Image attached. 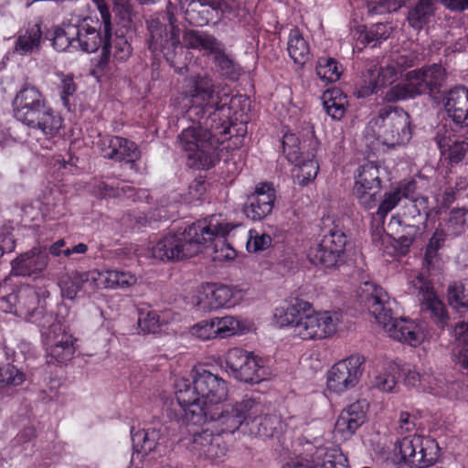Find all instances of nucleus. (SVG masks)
Segmentation results:
<instances>
[{"label":"nucleus","instance_id":"nucleus-62","mask_svg":"<svg viewBox=\"0 0 468 468\" xmlns=\"http://www.w3.org/2000/svg\"><path fill=\"white\" fill-rule=\"evenodd\" d=\"M438 251L439 250H436L428 246L426 248L423 266L427 269L429 272L438 271L441 267V260L439 256Z\"/></svg>","mask_w":468,"mask_h":468},{"label":"nucleus","instance_id":"nucleus-42","mask_svg":"<svg viewBox=\"0 0 468 468\" xmlns=\"http://www.w3.org/2000/svg\"><path fill=\"white\" fill-rule=\"evenodd\" d=\"M324 108L334 120H341L346 112V97L339 89L326 90L324 95Z\"/></svg>","mask_w":468,"mask_h":468},{"label":"nucleus","instance_id":"nucleus-17","mask_svg":"<svg viewBox=\"0 0 468 468\" xmlns=\"http://www.w3.org/2000/svg\"><path fill=\"white\" fill-rule=\"evenodd\" d=\"M434 140L441 155L451 164H458L468 151V128L454 129L441 123L436 127Z\"/></svg>","mask_w":468,"mask_h":468},{"label":"nucleus","instance_id":"nucleus-31","mask_svg":"<svg viewBox=\"0 0 468 468\" xmlns=\"http://www.w3.org/2000/svg\"><path fill=\"white\" fill-rule=\"evenodd\" d=\"M415 191L416 183L413 180L401 181L398 185L391 186L382 196L376 215L379 219L383 220L403 198H414Z\"/></svg>","mask_w":468,"mask_h":468},{"label":"nucleus","instance_id":"nucleus-27","mask_svg":"<svg viewBox=\"0 0 468 468\" xmlns=\"http://www.w3.org/2000/svg\"><path fill=\"white\" fill-rule=\"evenodd\" d=\"M48 264V255L42 248H32L11 261L12 274L32 276L41 273Z\"/></svg>","mask_w":468,"mask_h":468},{"label":"nucleus","instance_id":"nucleus-35","mask_svg":"<svg viewBox=\"0 0 468 468\" xmlns=\"http://www.w3.org/2000/svg\"><path fill=\"white\" fill-rule=\"evenodd\" d=\"M391 31V27L383 23L375 24L369 28H366L365 26H358L353 31L356 48L362 49L367 45L376 47L378 44L388 39Z\"/></svg>","mask_w":468,"mask_h":468},{"label":"nucleus","instance_id":"nucleus-59","mask_svg":"<svg viewBox=\"0 0 468 468\" xmlns=\"http://www.w3.org/2000/svg\"><path fill=\"white\" fill-rule=\"evenodd\" d=\"M282 148L289 161H298L301 154V147L294 134L287 133L283 136Z\"/></svg>","mask_w":468,"mask_h":468},{"label":"nucleus","instance_id":"nucleus-47","mask_svg":"<svg viewBox=\"0 0 468 468\" xmlns=\"http://www.w3.org/2000/svg\"><path fill=\"white\" fill-rule=\"evenodd\" d=\"M341 69L335 59L332 58H320L316 65V74L325 83L335 82L341 76Z\"/></svg>","mask_w":468,"mask_h":468},{"label":"nucleus","instance_id":"nucleus-44","mask_svg":"<svg viewBox=\"0 0 468 468\" xmlns=\"http://www.w3.org/2000/svg\"><path fill=\"white\" fill-rule=\"evenodd\" d=\"M27 322L36 324L39 328L42 336L47 339L53 335V326L61 324L56 321L52 313H48L43 306H38L27 319Z\"/></svg>","mask_w":468,"mask_h":468},{"label":"nucleus","instance_id":"nucleus-57","mask_svg":"<svg viewBox=\"0 0 468 468\" xmlns=\"http://www.w3.org/2000/svg\"><path fill=\"white\" fill-rule=\"evenodd\" d=\"M163 321L160 319V315L156 312H148L146 314H141L138 319V324L140 328L145 333H156L161 327Z\"/></svg>","mask_w":468,"mask_h":468},{"label":"nucleus","instance_id":"nucleus-5","mask_svg":"<svg viewBox=\"0 0 468 468\" xmlns=\"http://www.w3.org/2000/svg\"><path fill=\"white\" fill-rule=\"evenodd\" d=\"M12 104L16 120L48 138H53L62 127L61 117L35 86L24 85L16 92Z\"/></svg>","mask_w":468,"mask_h":468},{"label":"nucleus","instance_id":"nucleus-24","mask_svg":"<svg viewBox=\"0 0 468 468\" xmlns=\"http://www.w3.org/2000/svg\"><path fill=\"white\" fill-rule=\"evenodd\" d=\"M150 32L149 48L153 52L162 51L165 56L174 53L179 46V28L173 24L167 27L158 20H152L148 24Z\"/></svg>","mask_w":468,"mask_h":468},{"label":"nucleus","instance_id":"nucleus-60","mask_svg":"<svg viewBox=\"0 0 468 468\" xmlns=\"http://www.w3.org/2000/svg\"><path fill=\"white\" fill-rule=\"evenodd\" d=\"M449 223L456 231H461L468 224V210L464 207L453 208L450 212Z\"/></svg>","mask_w":468,"mask_h":468},{"label":"nucleus","instance_id":"nucleus-6","mask_svg":"<svg viewBox=\"0 0 468 468\" xmlns=\"http://www.w3.org/2000/svg\"><path fill=\"white\" fill-rule=\"evenodd\" d=\"M205 118H197V122L184 129L177 139L180 148L187 152L189 165L197 169H208L216 165L219 160L220 136L230 133L226 123L220 128L207 127Z\"/></svg>","mask_w":468,"mask_h":468},{"label":"nucleus","instance_id":"nucleus-29","mask_svg":"<svg viewBox=\"0 0 468 468\" xmlns=\"http://www.w3.org/2000/svg\"><path fill=\"white\" fill-rule=\"evenodd\" d=\"M436 0H420L417 5L408 14V22L413 28L420 30L434 15ZM445 7L452 11L468 9V0H441Z\"/></svg>","mask_w":468,"mask_h":468},{"label":"nucleus","instance_id":"nucleus-52","mask_svg":"<svg viewBox=\"0 0 468 468\" xmlns=\"http://www.w3.org/2000/svg\"><path fill=\"white\" fill-rule=\"evenodd\" d=\"M407 0H367V10L371 15L395 12L405 5Z\"/></svg>","mask_w":468,"mask_h":468},{"label":"nucleus","instance_id":"nucleus-12","mask_svg":"<svg viewBox=\"0 0 468 468\" xmlns=\"http://www.w3.org/2000/svg\"><path fill=\"white\" fill-rule=\"evenodd\" d=\"M396 450L404 463L415 468L431 466L439 458V446L436 441L416 434L400 440Z\"/></svg>","mask_w":468,"mask_h":468},{"label":"nucleus","instance_id":"nucleus-4","mask_svg":"<svg viewBox=\"0 0 468 468\" xmlns=\"http://www.w3.org/2000/svg\"><path fill=\"white\" fill-rule=\"evenodd\" d=\"M361 302L383 326L389 337L411 346H417L422 341V332L418 324L406 318L394 319L392 315L395 300L390 299L388 292L373 282H367L359 294Z\"/></svg>","mask_w":468,"mask_h":468},{"label":"nucleus","instance_id":"nucleus-38","mask_svg":"<svg viewBox=\"0 0 468 468\" xmlns=\"http://www.w3.org/2000/svg\"><path fill=\"white\" fill-rule=\"evenodd\" d=\"M314 450L315 445L310 441H296L292 455L285 461L282 468H315Z\"/></svg>","mask_w":468,"mask_h":468},{"label":"nucleus","instance_id":"nucleus-50","mask_svg":"<svg viewBox=\"0 0 468 468\" xmlns=\"http://www.w3.org/2000/svg\"><path fill=\"white\" fill-rule=\"evenodd\" d=\"M300 156L298 161H292V163H296V174L295 176L300 185H307L309 182L314 180L319 171V165L317 161L314 158H308L306 160H302Z\"/></svg>","mask_w":468,"mask_h":468},{"label":"nucleus","instance_id":"nucleus-25","mask_svg":"<svg viewBox=\"0 0 468 468\" xmlns=\"http://www.w3.org/2000/svg\"><path fill=\"white\" fill-rule=\"evenodd\" d=\"M191 451L199 458L221 462L227 455L228 448L219 434L203 431L193 436Z\"/></svg>","mask_w":468,"mask_h":468},{"label":"nucleus","instance_id":"nucleus-61","mask_svg":"<svg viewBox=\"0 0 468 468\" xmlns=\"http://www.w3.org/2000/svg\"><path fill=\"white\" fill-rule=\"evenodd\" d=\"M16 249V241L11 231L6 228L0 229V259L5 253H11Z\"/></svg>","mask_w":468,"mask_h":468},{"label":"nucleus","instance_id":"nucleus-14","mask_svg":"<svg viewBox=\"0 0 468 468\" xmlns=\"http://www.w3.org/2000/svg\"><path fill=\"white\" fill-rule=\"evenodd\" d=\"M409 292L416 295L420 303L421 312L428 315L440 328L449 321L445 304L435 294L431 282L422 275H417L408 283Z\"/></svg>","mask_w":468,"mask_h":468},{"label":"nucleus","instance_id":"nucleus-3","mask_svg":"<svg viewBox=\"0 0 468 468\" xmlns=\"http://www.w3.org/2000/svg\"><path fill=\"white\" fill-rule=\"evenodd\" d=\"M185 98L189 101L190 118H205V124L210 128H220L226 122L219 116L229 103V93L207 73L190 76L185 86Z\"/></svg>","mask_w":468,"mask_h":468},{"label":"nucleus","instance_id":"nucleus-36","mask_svg":"<svg viewBox=\"0 0 468 468\" xmlns=\"http://www.w3.org/2000/svg\"><path fill=\"white\" fill-rule=\"evenodd\" d=\"M257 414L250 421V431L262 438L279 437L285 429V424L277 414Z\"/></svg>","mask_w":468,"mask_h":468},{"label":"nucleus","instance_id":"nucleus-26","mask_svg":"<svg viewBox=\"0 0 468 468\" xmlns=\"http://www.w3.org/2000/svg\"><path fill=\"white\" fill-rule=\"evenodd\" d=\"M45 341L48 356L56 362L66 363L74 356L77 339L67 332L62 324H55L53 335H49Z\"/></svg>","mask_w":468,"mask_h":468},{"label":"nucleus","instance_id":"nucleus-41","mask_svg":"<svg viewBox=\"0 0 468 468\" xmlns=\"http://www.w3.org/2000/svg\"><path fill=\"white\" fill-rule=\"evenodd\" d=\"M100 285L103 288H128L137 282L135 275L129 271L109 270L100 272Z\"/></svg>","mask_w":468,"mask_h":468},{"label":"nucleus","instance_id":"nucleus-8","mask_svg":"<svg viewBox=\"0 0 468 468\" xmlns=\"http://www.w3.org/2000/svg\"><path fill=\"white\" fill-rule=\"evenodd\" d=\"M266 409L261 396H245L240 401L208 408L205 410L206 422L215 421L222 431L234 432L242 424L249 426L250 421Z\"/></svg>","mask_w":468,"mask_h":468},{"label":"nucleus","instance_id":"nucleus-51","mask_svg":"<svg viewBox=\"0 0 468 468\" xmlns=\"http://www.w3.org/2000/svg\"><path fill=\"white\" fill-rule=\"evenodd\" d=\"M52 46L59 52L77 49L75 27H69L67 30L56 29L52 39Z\"/></svg>","mask_w":468,"mask_h":468},{"label":"nucleus","instance_id":"nucleus-34","mask_svg":"<svg viewBox=\"0 0 468 468\" xmlns=\"http://www.w3.org/2000/svg\"><path fill=\"white\" fill-rule=\"evenodd\" d=\"M232 290L226 285L207 284L204 287L203 296L199 298L197 305L203 311L216 310L231 305Z\"/></svg>","mask_w":468,"mask_h":468},{"label":"nucleus","instance_id":"nucleus-54","mask_svg":"<svg viewBox=\"0 0 468 468\" xmlns=\"http://www.w3.org/2000/svg\"><path fill=\"white\" fill-rule=\"evenodd\" d=\"M448 300L449 303L455 307L467 308L466 299H468V282H455L448 287Z\"/></svg>","mask_w":468,"mask_h":468},{"label":"nucleus","instance_id":"nucleus-39","mask_svg":"<svg viewBox=\"0 0 468 468\" xmlns=\"http://www.w3.org/2000/svg\"><path fill=\"white\" fill-rule=\"evenodd\" d=\"M287 50L294 63L304 65L310 58V47L298 28L290 31Z\"/></svg>","mask_w":468,"mask_h":468},{"label":"nucleus","instance_id":"nucleus-9","mask_svg":"<svg viewBox=\"0 0 468 468\" xmlns=\"http://www.w3.org/2000/svg\"><path fill=\"white\" fill-rule=\"evenodd\" d=\"M445 75V69L438 64L410 70L406 74V82L388 89L383 96V101L397 102L427 92L436 93L442 86Z\"/></svg>","mask_w":468,"mask_h":468},{"label":"nucleus","instance_id":"nucleus-18","mask_svg":"<svg viewBox=\"0 0 468 468\" xmlns=\"http://www.w3.org/2000/svg\"><path fill=\"white\" fill-rule=\"evenodd\" d=\"M381 180L378 167L373 163L363 165L355 177L354 195L366 209L375 207L379 201Z\"/></svg>","mask_w":468,"mask_h":468},{"label":"nucleus","instance_id":"nucleus-33","mask_svg":"<svg viewBox=\"0 0 468 468\" xmlns=\"http://www.w3.org/2000/svg\"><path fill=\"white\" fill-rule=\"evenodd\" d=\"M41 42L42 30L40 24H28L17 32L13 52L19 56H30L40 50Z\"/></svg>","mask_w":468,"mask_h":468},{"label":"nucleus","instance_id":"nucleus-1","mask_svg":"<svg viewBox=\"0 0 468 468\" xmlns=\"http://www.w3.org/2000/svg\"><path fill=\"white\" fill-rule=\"evenodd\" d=\"M238 227L233 223L219 222L215 216L197 220L156 241L151 248L152 256L163 261H182L207 249L211 251L214 261L232 260L236 251L226 238Z\"/></svg>","mask_w":468,"mask_h":468},{"label":"nucleus","instance_id":"nucleus-10","mask_svg":"<svg viewBox=\"0 0 468 468\" xmlns=\"http://www.w3.org/2000/svg\"><path fill=\"white\" fill-rule=\"evenodd\" d=\"M378 140L388 146L405 144L411 139L410 115L401 108L385 106L369 122Z\"/></svg>","mask_w":468,"mask_h":468},{"label":"nucleus","instance_id":"nucleus-64","mask_svg":"<svg viewBox=\"0 0 468 468\" xmlns=\"http://www.w3.org/2000/svg\"><path fill=\"white\" fill-rule=\"evenodd\" d=\"M416 417L403 411L399 415L398 430L400 433L411 432L416 427Z\"/></svg>","mask_w":468,"mask_h":468},{"label":"nucleus","instance_id":"nucleus-22","mask_svg":"<svg viewBox=\"0 0 468 468\" xmlns=\"http://www.w3.org/2000/svg\"><path fill=\"white\" fill-rule=\"evenodd\" d=\"M100 271H72L61 277L58 282L62 297L74 300L81 292H91L100 285Z\"/></svg>","mask_w":468,"mask_h":468},{"label":"nucleus","instance_id":"nucleus-43","mask_svg":"<svg viewBox=\"0 0 468 468\" xmlns=\"http://www.w3.org/2000/svg\"><path fill=\"white\" fill-rule=\"evenodd\" d=\"M314 454L315 468H346V459L339 450L315 446Z\"/></svg>","mask_w":468,"mask_h":468},{"label":"nucleus","instance_id":"nucleus-13","mask_svg":"<svg viewBox=\"0 0 468 468\" xmlns=\"http://www.w3.org/2000/svg\"><path fill=\"white\" fill-rule=\"evenodd\" d=\"M346 244L345 232L335 227L309 249L307 258L314 266L324 269L335 267L344 253Z\"/></svg>","mask_w":468,"mask_h":468},{"label":"nucleus","instance_id":"nucleus-58","mask_svg":"<svg viewBox=\"0 0 468 468\" xmlns=\"http://www.w3.org/2000/svg\"><path fill=\"white\" fill-rule=\"evenodd\" d=\"M271 243V238L270 235L264 233L260 235L256 231H250L246 247L250 252H258L268 249Z\"/></svg>","mask_w":468,"mask_h":468},{"label":"nucleus","instance_id":"nucleus-46","mask_svg":"<svg viewBox=\"0 0 468 468\" xmlns=\"http://www.w3.org/2000/svg\"><path fill=\"white\" fill-rule=\"evenodd\" d=\"M112 37V30L110 34L106 37L104 33V41L102 46L103 55L106 56L108 54L112 53L113 57L118 60H126L131 53L132 48L131 45L128 41L121 37H116L113 40V44L110 42V38Z\"/></svg>","mask_w":468,"mask_h":468},{"label":"nucleus","instance_id":"nucleus-49","mask_svg":"<svg viewBox=\"0 0 468 468\" xmlns=\"http://www.w3.org/2000/svg\"><path fill=\"white\" fill-rule=\"evenodd\" d=\"M218 337L226 338L244 331L245 326L234 316L214 317Z\"/></svg>","mask_w":468,"mask_h":468},{"label":"nucleus","instance_id":"nucleus-2","mask_svg":"<svg viewBox=\"0 0 468 468\" xmlns=\"http://www.w3.org/2000/svg\"><path fill=\"white\" fill-rule=\"evenodd\" d=\"M228 396L227 383L207 370L197 372L192 383L180 378L176 382V398L185 412V419L194 425L206 423L208 408L220 404Z\"/></svg>","mask_w":468,"mask_h":468},{"label":"nucleus","instance_id":"nucleus-55","mask_svg":"<svg viewBox=\"0 0 468 468\" xmlns=\"http://www.w3.org/2000/svg\"><path fill=\"white\" fill-rule=\"evenodd\" d=\"M113 13L122 27H128L133 16L130 0H113Z\"/></svg>","mask_w":468,"mask_h":468},{"label":"nucleus","instance_id":"nucleus-56","mask_svg":"<svg viewBox=\"0 0 468 468\" xmlns=\"http://www.w3.org/2000/svg\"><path fill=\"white\" fill-rule=\"evenodd\" d=\"M191 334L201 340H209L218 337L214 318L204 320L195 324L191 328Z\"/></svg>","mask_w":468,"mask_h":468},{"label":"nucleus","instance_id":"nucleus-23","mask_svg":"<svg viewBox=\"0 0 468 468\" xmlns=\"http://www.w3.org/2000/svg\"><path fill=\"white\" fill-rule=\"evenodd\" d=\"M133 453L131 459V465L139 468L144 457L148 453L158 451L165 441L160 428H148L137 431L132 436Z\"/></svg>","mask_w":468,"mask_h":468},{"label":"nucleus","instance_id":"nucleus-28","mask_svg":"<svg viewBox=\"0 0 468 468\" xmlns=\"http://www.w3.org/2000/svg\"><path fill=\"white\" fill-rule=\"evenodd\" d=\"M368 403L357 400L342 410L335 424V431L345 440L350 438L365 422Z\"/></svg>","mask_w":468,"mask_h":468},{"label":"nucleus","instance_id":"nucleus-53","mask_svg":"<svg viewBox=\"0 0 468 468\" xmlns=\"http://www.w3.org/2000/svg\"><path fill=\"white\" fill-rule=\"evenodd\" d=\"M399 371L397 365H389L388 370L375 377L373 386L384 392L392 391L397 385L395 374Z\"/></svg>","mask_w":468,"mask_h":468},{"label":"nucleus","instance_id":"nucleus-32","mask_svg":"<svg viewBox=\"0 0 468 468\" xmlns=\"http://www.w3.org/2000/svg\"><path fill=\"white\" fill-rule=\"evenodd\" d=\"M105 148L102 149L103 156L118 162H134L140 158L141 152L137 145L120 136H110L103 139Z\"/></svg>","mask_w":468,"mask_h":468},{"label":"nucleus","instance_id":"nucleus-19","mask_svg":"<svg viewBox=\"0 0 468 468\" xmlns=\"http://www.w3.org/2000/svg\"><path fill=\"white\" fill-rule=\"evenodd\" d=\"M398 73V69L394 64L381 67L377 61H371L367 64L362 72L361 80L355 94L358 98H365L376 93L378 89L394 82Z\"/></svg>","mask_w":468,"mask_h":468},{"label":"nucleus","instance_id":"nucleus-48","mask_svg":"<svg viewBox=\"0 0 468 468\" xmlns=\"http://www.w3.org/2000/svg\"><path fill=\"white\" fill-rule=\"evenodd\" d=\"M210 8L224 16L243 17L246 14L243 4L239 0H207Z\"/></svg>","mask_w":468,"mask_h":468},{"label":"nucleus","instance_id":"nucleus-16","mask_svg":"<svg viewBox=\"0 0 468 468\" xmlns=\"http://www.w3.org/2000/svg\"><path fill=\"white\" fill-rule=\"evenodd\" d=\"M226 364L231 375L239 381L255 384L264 379L261 359L241 348L229 350Z\"/></svg>","mask_w":468,"mask_h":468},{"label":"nucleus","instance_id":"nucleus-40","mask_svg":"<svg viewBox=\"0 0 468 468\" xmlns=\"http://www.w3.org/2000/svg\"><path fill=\"white\" fill-rule=\"evenodd\" d=\"M26 380L25 374L14 365L7 364L0 367V399L11 397L15 388Z\"/></svg>","mask_w":468,"mask_h":468},{"label":"nucleus","instance_id":"nucleus-11","mask_svg":"<svg viewBox=\"0 0 468 468\" xmlns=\"http://www.w3.org/2000/svg\"><path fill=\"white\" fill-rule=\"evenodd\" d=\"M186 48L204 50L213 55V63L221 75L235 79L239 75V67L225 51V45L213 35L203 31L187 30L183 36Z\"/></svg>","mask_w":468,"mask_h":468},{"label":"nucleus","instance_id":"nucleus-30","mask_svg":"<svg viewBox=\"0 0 468 468\" xmlns=\"http://www.w3.org/2000/svg\"><path fill=\"white\" fill-rule=\"evenodd\" d=\"M444 108L456 128H468V89L458 86L448 91Z\"/></svg>","mask_w":468,"mask_h":468},{"label":"nucleus","instance_id":"nucleus-45","mask_svg":"<svg viewBox=\"0 0 468 468\" xmlns=\"http://www.w3.org/2000/svg\"><path fill=\"white\" fill-rule=\"evenodd\" d=\"M207 7H210L207 1L191 0L186 10L189 23L197 27L207 25L210 20V12Z\"/></svg>","mask_w":468,"mask_h":468},{"label":"nucleus","instance_id":"nucleus-37","mask_svg":"<svg viewBox=\"0 0 468 468\" xmlns=\"http://www.w3.org/2000/svg\"><path fill=\"white\" fill-rule=\"evenodd\" d=\"M75 36L77 49L92 53L98 50L101 45L103 46L104 37H102L97 29L90 26L86 19L75 27Z\"/></svg>","mask_w":468,"mask_h":468},{"label":"nucleus","instance_id":"nucleus-15","mask_svg":"<svg viewBox=\"0 0 468 468\" xmlns=\"http://www.w3.org/2000/svg\"><path fill=\"white\" fill-rule=\"evenodd\" d=\"M364 356L356 354L335 363L327 374L329 390L341 394L356 387L364 371Z\"/></svg>","mask_w":468,"mask_h":468},{"label":"nucleus","instance_id":"nucleus-21","mask_svg":"<svg viewBox=\"0 0 468 468\" xmlns=\"http://www.w3.org/2000/svg\"><path fill=\"white\" fill-rule=\"evenodd\" d=\"M275 198V189L271 184H258L255 190L247 197L243 212L253 221L261 220L271 213Z\"/></svg>","mask_w":468,"mask_h":468},{"label":"nucleus","instance_id":"nucleus-63","mask_svg":"<svg viewBox=\"0 0 468 468\" xmlns=\"http://www.w3.org/2000/svg\"><path fill=\"white\" fill-rule=\"evenodd\" d=\"M92 2L95 4L101 14V22L103 26V32H105L107 37L110 34V31L112 30V16L109 7L105 3V0H92Z\"/></svg>","mask_w":468,"mask_h":468},{"label":"nucleus","instance_id":"nucleus-7","mask_svg":"<svg viewBox=\"0 0 468 468\" xmlns=\"http://www.w3.org/2000/svg\"><path fill=\"white\" fill-rule=\"evenodd\" d=\"M342 321L337 312H319L306 314L296 305H290L283 311L279 322L282 326L290 325L294 336L303 340H316L335 334Z\"/></svg>","mask_w":468,"mask_h":468},{"label":"nucleus","instance_id":"nucleus-20","mask_svg":"<svg viewBox=\"0 0 468 468\" xmlns=\"http://www.w3.org/2000/svg\"><path fill=\"white\" fill-rule=\"evenodd\" d=\"M38 303L37 292L28 284L21 285L8 294L0 295V310L25 320L38 307Z\"/></svg>","mask_w":468,"mask_h":468}]
</instances>
